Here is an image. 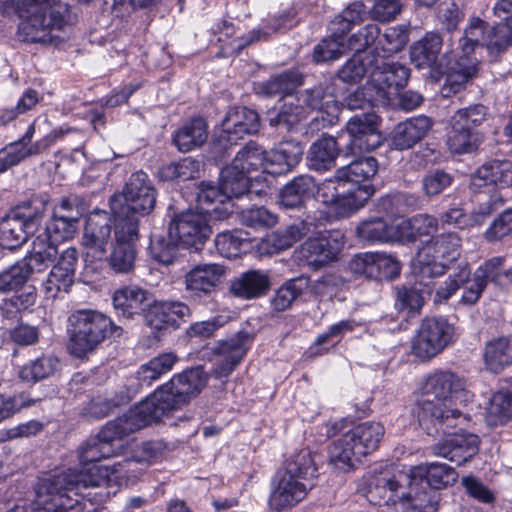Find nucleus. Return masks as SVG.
Listing matches in <instances>:
<instances>
[{
    "label": "nucleus",
    "mask_w": 512,
    "mask_h": 512,
    "mask_svg": "<svg viewBox=\"0 0 512 512\" xmlns=\"http://www.w3.org/2000/svg\"><path fill=\"white\" fill-rule=\"evenodd\" d=\"M150 293L138 286H124L113 293L112 302L119 318L131 320L146 313Z\"/></svg>",
    "instance_id": "obj_33"
},
{
    "label": "nucleus",
    "mask_w": 512,
    "mask_h": 512,
    "mask_svg": "<svg viewBox=\"0 0 512 512\" xmlns=\"http://www.w3.org/2000/svg\"><path fill=\"white\" fill-rule=\"evenodd\" d=\"M410 78V69L399 62H385L378 59L374 65L370 82L381 105L389 103L390 97L399 94L407 85Z\"/></svg>",
    "instance_id": "obj_19"
},
{
    "label": "nucleus",
    "mask_w": 512,
    "mask_h": 512,
    "mask_svg": "<svg viewBox=\"0 0 512 512\" xmlns=\"http://www.w3.org/2000/svg\"><path fill=\"white\" fill-rule=\"evenodd\" d=\"M449 429L441 430L447 435L433 446V454L448 459L457 465H462L477 454L479 437L466 432L450 433Z\"/></svg>",
    "instance_id": "obj_26"
},
{
    "label": "nucleus",
    "mask_w": 512,
    "mask_h": 512,
    "mask_svg": "<svg viewBox=\"0 0 512 512\" xmlns=\"http://www.w3.org/2000/svg\"><path fill=\"white\" fill-rule=\"evenodd\" d=\"M317 182L308 174H301L287 182L279 191V204L284 209H300L317 193Z\"/></svg>",
    "instance_id": "obj_37"
},
{
    "label": "nucleus",
    "mask_w": 512,
    "mask_h": 512,
    "mask_svg": "<svg viewBox=\"0 0 512 512\" xmlns=\"http://www.w3.org/2000/svg\"><path fill=\"white\" fill-rule=\"evenodd\" d=\"M345 245L341 230H327L309 237L302 243L300 254L307 265L318 270L338 260Z\"/></svg>",
    "instance_id": "obj_17"
},
{
    "label": "nucleus",
    "mask_w": 512,
    "mask_h": 512,
    "mask_svg": "<svg viewBox=\"0 0 512 512\" xmlns=\"http://www.w3.org/2000/svg\"><path fill=\"white\" fill-rule=\"evenodd\" d=\"M487 115L488 108L477 103L458 109L451 116L447 146L452 154L473 153L478 149L482 137L477 127L482 125Z\"/></svg>",
    "instance_id": "obj_9"
},
{
    "label": "nucleus",
    "mask_w": 512,
    "mask_h": 512,
    "mask_svg": "<svg viewBox=\"0 0 512 512\" xmlns=\"http://www.w3.org/2000/svg\"><path fill=\"white\" fill-rule=\"evenodd\" d=\"M270 287L271 280L268 272L250 269L231 281L230 292L240 299L251 300L266 295Z\"/></svg>",
    "instance_id": "obj_39"
},
{
    "label": "nucleus",
    "mask_w": 512,
    "mask_h": 512,
    "mask_svg": "<svg viewBox=\"0 0 512 512\" xmlns=\"http://www.w3.org/2000/svg\"><path fill=\"white\" fill-rule=\"evenodd\" d=\"M378 65V58L369 52L355 53L338 70L337 77L344 83L356 84L360 82L366 74H370Z\"/></svg>",
    "instance_id": "obj_47"
},
{
    "label": "nucleus",
    "mask_w": 512,
    "mask_h": 512,
    "mask_svg": "<svg viewBox=\"0 0 512 512\" xmlns=\"http://www.w3.org/2000/svg\"><path fill=\"white\" fill-rule=\"evenodd\" d=\"M378 169L379 164L376 158L363 156L337 169L336 177L360 185L361 182L369 181L375 177Z\"/></svg>",
    "instance_id": "obj_50"
},
{
    "label": "nucleus",
    "mask_w": 512,
    "mask_h": 512,
    "mask_svg": "<svg viewBox=\"0 0 512 512\" xmlns=\"http://www.w3.org/2000/svg\"><path fill=\"white\" fill-rule=\"evenodd\" d=\"M260 129V118L256 111L247 107L229 110L222 121L220 143L226 147L236 145L245 135L256 134Z\"/></svg>",
    "instance_id": "obj_25"
},
{
    "label": "nucleus",
    "mask_w": 512,
    "mask_h": 512,
    "mask_svg": "<svg viewBox=\"0 0 512 512\" xmlns=\"http://www.w3.org/2000/svg\"><path fill=\"white\" fill-rule=\"evenodd\" d=\"M479 274H481V271H475L472 274L468 263L459 264L445 281L436 288L433 296L434 304L446 303L462 288V295L458 303L467 307L476 305L488 285Z\"/></svg>",
    "instance_id": "obj_11"
},
{
    "label": "nucleus",
    "mask_w": 512,
    "mask_h": 512,
    "mask_svg": "<svg viewBox=\"0 0 512 512\" xmlns=\"http://www.w3.org/2000/svg\"><path fill=\"white\" fill-rule=\"evenodd\" d=\"M385 434L380 422L360 423L345 432L329 450L330 462L335 468L349 471L361 462V459L379 447Z\"/></svg>",
    "instance_id": "obj_7"
},
{
    "label": "nucleus",
    "mask_w": 512,
    "mask_h": 512,
    "mask_svg": "<svg viewBox=\"0 0 512 512\" xmlns=\"http://www.w3.org/2000/svg\"><path fill=\"white\" fill-rule=\"evenodd\" d=\"M192 316L190 307L181 301H160L150 303L144 314L145 324L152 330H176Z\"/></svg>",
    "instance_id": "obj_24"
},
{
    "label": "nucleus",
    "mask_w": 512,
    "mask_h": 512,
    "mask_svg": "<svg viewBox=\"0 0 512 512\" xmlns=\"http://www.w3.org/2000/svg\"><path fill=\"white\" fill-rule=\"evenodd\" d=\"M225 270L215 263L199 264L190 269L184 276L185 291L191 297L210 296L218 287Z\"/></svg>",
    "instance_id": "obj_30"
},
{
    "label": "nucleus",
    "mask_w": 512,
    "mask_h": 512,
    "mask_svg": "<svg viewBox=\"0 0 512 512\" xmlns=\"http://www.w3.org/2000/svg\"><path fill=\"white\" fill-rule=\"evenodd\" d=\"M349 269L356 276L383 281L398 277L401 264L396 257L386 253L364 252L353 256Z\"/></svg>",
    "instance_id": "obj_20"
},
{
    "label": "nucleus",
    "mask_w": 512,
    "mask_h": 512,
    "mask_svg": "<svg viewBox=\"0 0 512 512\" xmlns=\"http://www.w3.org/2000/svg\"><path fill=\"white\" fill-rule=\"evenodd\" d=\"M378 474L371 475L367 482V498L374 504L384 505H402V512H436L439 505V494L434 491H424L420 489H412L411 494L399 501H388L381 496L372 493L373 481Z\"/></svg>",
    "instance_id": "obj_31"
},
{
    "label": "nucleus",
    "mask_w": 512,
    "mask_h": 512,
    "mask_svg": "<svg viewBox=\"0 0 512 512\" xmlns=\"http://www.w3.org/2000/svg\"><path fill=\"white\" fill-rule=\"evenodd\" d=\"M512 236V208L502 211L484 232V238L489 243L501 241Z\"/></svg>",
    "instance_id": "obj_64"
},
{
    "label": "nucleus",
    "mask_w": 512,
    "mask_h": 512,
    "mask_svg": "<svg viewBox=\"0 0 512 512\" xmlns=\"http://www.w3.org/2000/svg\"><path fill=\"white\" fill-rule=\"evenodd\" d=\"M346 131L350 136L347 150L352 154L374 150L382 143V136L378 131V116L373 112L351 117L346 123Z\"/></svg>",
    "instance_id": "obj_22"
},
{
    "label": "nucleus",
    "mask_w": 512,
    "mask_h": 512,
    "mask_svg": "<svg viewBox=\"0 0 512 512\" xmlns=\"http://www.w3.org/2000/svg\"><path fill=\"white\" fill-rule=\"evenodd\" d=\"M5 6L22 19L18 33L25 42L52 43L54 30L63 31L76 20L60 0H7Z\"/></svg>",
    "instance_id": "obj_2"
},
{
    "label": "nucleus",
    "mask_w": 512,
    "mask_h": 512,
    "mask_svg": "<svg viewBox=\"0 0 512 512\" xmlns=\"http://www.w3.org/2000/svg\"><path fill=\"white\" fill-rule=\"evenodd\" d=\"M199 161L192 157H185L177 162L163 165L159 170V177L163 181H187L199 176Z\"/></svg>",
    "instance_id": "obj_60"
},
{
    "label": "nucleus",
    "mask_w": 512,
    "mask_h": 512,
    "mask_svg": "<svg viewBox=\"0 0 512 512\" xmlns=\"http://www.w3.org/2000/svg\"><path fill=\"white\" fill-rule=\"evenodd\" d=\"M68 350L71 355L83 358L95 351L107 337H120L123 328L111 318L96 310H77L68 318Z\"/></svg>",
    "instance_id": "obj_6"
},
{
    "label": "nucleus",
    "mask_w": 512,
    "mask_h": 512,
    "mask_svg": "<svg viewBox=\"0 0 512 512\" xmlns=\"http://www.w3.org/2000/svg\"><path fill=\"white\" fill-rule=\"evenodd\" d=\"M310 280L307 277H296L284 282L271 299L272 308L282 312L291 307L294 301L301 297L309 288Z\"/></svg>",
    "instance_id": "obj_54"
},
{
    "label": "nucleus",
    "mask_w": 512,
    "mask_h": 512,
    "mask_svg": "<svg viewBox=\"0 0 512 512\" xmlns=\"http://www.w3.org/2000/svg\"><path fill=\"white\" fill-rule=\"evenodd\" d=\"M374 193L371 184L357 185L353 190L343 189L331 209L341 218L348 217L362 208Z\"/></svg>",
    "instance_id": "obj_45"
},
{
    "label": "nucleus",
    "mask_w": 512,
    "mask_h": 512,
    "mask_svg": "<svg viewBox=\"0 0 512 512\" xmlns=\"http://www.w3.org/2000/svg\"><path fill=\"white\" fill-rule=\"evenodd\" d=\"M37 300L34 287H28L21 293H15L0 302V319L4 327L12 326L22 318V314L29 310Z\"/></svg>",
    "instance_id": "obj_44"
},
{
    "label": "nucleus",
    "mask_w": 512,
    "mask_h": 512,
    "mask_svg": "<svg viewBox=\"0 0 512 512\" xmlns=\"http://www.w3.org/2000/svg\"><path fill=\"white\" fill-rule=\"evenodd\" d=\"M208 380L209 375L202 365L185 369L158 387L145 402L150 404L149 408L158 421L197 397Z\"/></svg>",
    "instance_id": "obj_5"
},
{
    "label": "nucleus",
    "mask_w": 512,
    "mask_h": 512,
    "mask_svg": "<svg viewBox=\"0 0 512 512\" xmlns=\"http://www.w3.org/2000/svg\"><path fill=\"white\" fill-rule=\"evenodd\" d=\"M66 489L86 502L88 507L100 505L106 501V479L94 477L91 473L77 471L62 472L40 480V497H47L51 490Z\"/></svg>",
    "instance_id": "obj_8"
},
{
    "label": "nucleus",
    "mask_w": 512,
    "mask_h": 512,
    "mask_svg": "<svg viewBox=\"0 0 512 512\" xmlns=\"http://www.w3.org/2000/svg\"><path fill=\"white\" fill-rule=\"evenodd\" d=\"M250 233L243 229L223 231L215 237V247L226 258H236L250 244Z\"/></svg>",
    "instance_id": "obj_57"
},
{
    "label": "nucleus",
    "mask_w": 512,
    "mask_h": 512,
    "mask_svg": "<svg viewBox=\"0 0 512 512\" xmlns=\"http://www.w3.org/2000/svg\"><path fill=\"white\" fill-rule=\"evenodd\" d=\"M304 148L299 141L286 140L267 152V173L283 175L294 169L302 159Z\"/></svg>",
    "instance_id": "obj_38"
},
{
    "label": "nucleus",
    "mask_w": 512,
    "mask_h": 512,
    "mask_svg": "<svg viewBox=\"0 0 512 512\" xmlns=\"http://www.w3.org/2000/svg\"><path fill=\"white\" fill-rule=\"evenodd\" d=\"M207 124L201 117L193 118L180 128L173 137V142L181 152H188L200 147L207 140Z\"/></svg>",
    "instance_id": "obj_52"
},
{
    "label": "nucleus",
    "mask_w": 512,
    "mask_h": 512,
    "mask_svg": "<svg viewBox=\"0 0 512 512\" xmlns=\"http://www.w3.org/2000/svg\"><path fill=\"white\" fill-rule=\"evenodd\" d=\"M157 190L148 174L142 170L130 175L122 191L114 193L109 203L117 201L128 210L142 216L149 215L155 208Z\"/></svg>",
    "instance_id": "obj_14"
},
{
    "label": "nucleus",
    "mask_w": 512,
    "mask_h": 512,
    "mask_svg": "<svg viewBox=\"0 0 512 512\" xmlns=\"http://www.w3.org/2000/svg\"><path fill=\"white\" fill-rule=\"evenodd\" d=\"M116 242L134 245L139 239V225L142 215H138L119 202L109 203Z\"/></svg>",
    "instance_id": "obj_41"
},
{
    "label": "nucleus",
    "mask_w": 512,
    "mask_h": 512,
    "mask_svg": "<svg viewBox=\"0 0 512 512\" xmlns=\"http://www.w3.org/2000/svg\"><path fill=\"white\" fill-rule=\"evenodd\" d=\"M422 398L415 402L412 413L419 426L428 435L448 428L465 426L470 418L458 409H451L446 402L466 392V380L450 370H435L420 382Z\"/></svg>",
    "instance_id": "obj_1"
},
{
    "label": "nucleus",
    "mask_w": 512,
    "mask_h": 512,
    "mask_svg": "<svg viewBox=\"0 0 512 512\" xmlns=\"http://www.w3.org/2000/svg\"><path fill=\"white\" fill-rule=\"evenodd\" d=\"M443 47V37L439 32L429 31L410 47V60L418 69H428L433 78L442 73L439 56Z\"/></svg>",
    "instance_id": "obj_27"
},
{
    "label": "nucleus",
    "mask_w": 512,
    "mask_h": 512,
    "mask_svg": "<svg viewBox=\"0 0 512 512\" xmlns=\"http://www.w3.org/2000/svg\"><path fill=\"white\" fill-rule=\"evenodd\" d=\"M433 125L434 120L423 114L398 123L391 133V148L404 151L414 147L429 134Z\"/></svg>",
    "instance_id": "obj_29"
},
{
    "label": "nucleus",
    "mask_w": 512,
    "mask_h": 512,
    "mask_svg": "<svg viewBox=\"0 0 512 512\" xmlns=\"http://www.w3.org/2000/svg\"><path fill=\"white\" fill-rule=\"evenodd\" d=\"M61 362L54 354H41L26 363L20 370L19 376L26 382H38L53 376L60 370Z\"/></svg>",
    "instance_id": "obj_51"
},
{
    "label": "nucleus",
    "mask_w": 512,
    "mask_h": 512,
    "mask_svg": "<svg viewBox=\"0 0 512 512\" xmlns=\"http://www.w3.org/2000/svg\"><path fill=\"white\" fill-rule=\"evenodd\" d=\"M32 231L12 211L0 221V246L14 250L24 244Z\"/></svg>",
    "instance_id": "obj_53"
},
{
    "label": "nucleus",
    "mask_w": 512,
    "mask_h": 512,
    "mask_svg": "<svg viewBox=\"0 0 512 512\" xmlns=\"http://www.w3.org/2000/svg\"><path fill=\"white\" fill-rule=\"evenodd\" d=\"M484 361L487 369L494 373L512 365V338L500 336L489 340L484 347Z\"/></svg>",
    "instance_id": "obj_46"
},
{
    "label": "nucleus",
    "mask_w": 512,
    "mask_h": 512,
    "mask_svg": "<svg viewBox=\"0 0 512 512\" xmlns=\"http://www.w3.org/2000/svg\"><path fill=\"white\" fill-rule=\"evenodd\" d=\"M512 177V163L508 160L493 159L481 165L471 177L475 191L508 186Z\"/></svg>",
    "instance_id": "obj_34"
},
{
    "label": "nucleus",
    "mask_w": 512,
    "mask_h": 512,
    "mask_svg": "<svg viewBox=\"0 0 512 512\" xmlns=\"http://www.w3.org/2000/svg\"><path fill=\"white\" fill-rule=\"evenodd\" d=\"M149 405L145 400L141 401L123 417L108 422L99 431L96 438L103 444L115 447L116 455H118L123 447L122 439L124 437L157 421Z\"/></svg>",
    "instance_id": "obj_15"
},
{
    "label": "nucleus",
    "mask_w": 512,
    "mask_h": 512,
    "mask_svg": "<svg viewBox=\"0 0 512 512\" xmlns=\"http://www.w3.org/2000/svg\"><path fill=\"white\" fill-rule=\"evenodd\" d=\"M512 46V19H500L487 33L485 47L491 55H499Z\"/></svg>",
    "instance_id": "obj_61"
},
{
    "label": "nucleus",
    "mask_w": 512,
    "mask_h": 512,
    "mask_svg": "<svg viewBox=\"0 0 512 512\" xmlns=\"http://www.w3.org/2000/svg\"><path fill=\"white\" fill-rule=\"evenodd\" d=\"M77 261L78 252L76 248L69 247L61 253L57 263L43 283L47 298H56L61 291L68 292L74 282Z\"/></svg>",
    "instance_id": "obj_28"
},
{
    "label": "nucleus",
    "mask_w": 512,
    "mask_h": 512,
    "mask_svg": "<svg viewBox=\"0 0 512 512\" xmlns=\"http://www.w3.org/2000/svg\"><path fill=\"white\" fill-rule=\"evenodd\" d=\"M112 218L110 213L103 210L93 211L84 226L82 245L87 256L103 260L107 246L111 243Z\"/></svg>",
    "instance_id": "obj_23"
},
{
    "label": "nucleus",
    "mask_w": 512,
    "mask_h": 512,
    "mask_svg": "<svg viewBox=\"0 0 512 512\" xmlns=\"http://www.w3.org/2000/svg\"><path fill=\"white\" fill-rule=\"evenodd\" d=\"M340 154L337 140L331 135H322L309 147L306 161L311 170L323 172L333 168Z\"/></svg>",
    "instance_id": "obj_42"
},
{
    "label": "nucleus",
    "mask_w": 512,
    "mask_h": 512,
    "mask_svg": "<svg viewBox=\"0 0 512 512\" xmlns=\"http://www.w3.org/2000/svg\"><path fill=\"white\" fill-rule=\"evenodd\" d=\"M254 341V334L239 331L235 335L217 342L212 349L215 356L213 375L226 378L238 367Z\"/></svg>",
    "instance_id": "obj_18"
},
{
    "label": "nucleus",
    "mask_w": 512,
    "mask_h": 512,
    "mask_svg": "<svg viewBox=\"0 0 512 512\" xmlns=\"http://www.w3.org/2000/svg\"><path fill=\"white\" fill-rule=\"evenodd\" d=\"M307 233L308 228L306 224L301 221L299 223L289 225L284 230L273 232L266 238L265 242L273 248V250L269 251L270 253L278 252L290 248Z\"/></svg>",
    "instance_id": "obj_62"
},
{
    "label": "nucleus",
    "mask_w": 512,
    "mask_h": 512,
    "mask_svg": "<svg viewBox=\"0 0 512 512\" xmlns=\"http://www.w3.org/2000/svg\"><path fill=\"white\" fill-rule=\"evenodd\" d=\"M111 253L103 258L108 263L111 270L117 274H126L131 272L135 266L136 250L134 245L128 243H111Z\"/></svg>",
    "instance_id": "obj_58"
},
{
    "label": "nucleus",
    "mask_w": 512,
    "mask_h": 512,
    "mask_svg": "<svg viewBox=\"0 0 512 512\" xmlns=\"http://www.w3.org/2000/svg\"><path fill=\"white\" fill-rule=\"evenodd\" d=\"M304 81L305 76L300 71L289 69L258 83L256 91L266 97L284 98L292 95L297 88L304 84Z\"/></svg>",
    "instance_id": "obj_43"
},
{
    "label": "nucleus",
    "mask_w": 512,
    "mask_h": 512,
    "mask_svg": "<svg viewBox=\"0 0 512 512\" xmlns=\"http://www.w3.org/2000/svg\"><path fill=\"white\" fill-rule=\"evenodd\" d=\"M40 482L35 490L34 512H93L95 508L88 507L86 502L81 501L66 489L51 490L47 497H40Z\"/></svg>",
    "instance_id": "obj_36"
},
{
    "label": "nucleus",
    "mask_w": 512,
    "mask_h": 512,
    "mask_svg": "<svg viewBox=\"0 0 512 512\" xmlns=\"http://www.w3.org/2000/svg\"><path fill=\"white\" fill-rule=\"evenodd\" d=\"M409 41V34L405 27L394 26L387 28L383 34L380 33L376 46L370 53L378 59H385L403 50Z\"/></svg>",
    "instance_id": "obj_55"
},
{
    "label": "nucleus",
    "mask_w": 512,
    "mask_h": 512,
    "mask_svg": "<svg viewBox=\"0 0 512 512\" xmlns=\"http://www.w3.org/2000/svg\"><path fill=\"white\" fill-rule=\"evenodd\" d=\"M49 201L47 194L33 195L30 199L23 201L11 211L27 226L33 233L40 226Z\"/></svg>",
    "instance_id": "obj_49"
},
{
    "label": "nucleus",
    "mask_w": 512,
    "mask_h": 512,
    "mask_svg": "<svg viewBox=\"0 0 512 512\" xmlns=\"http://www.w3.org/2000/svg\"><path fill=\"white\" fill-rule=\"evenodd\" d=\"M267 152L256 142H248L234 157L232 163L223 168L226 191L241 197L248 192L249 177L252 171L267 172Z\"/></svg>",
    "instance_id": "obj_10"
},
{
    "label": "nucleus",
    "mask_w": 512,
    "mask_h": 512,
    "mask_svg": "<svg viewBox=\"0 0 512 512\" xmlns=\"http://www.w3.org/2000/svg\"><path fill=\"white\" fill-rule=\"evenodd\" d=\"M487 23L479 17H472L459 40V48L465 56L472 54L476 47L485 46Z\"/></svg>",
    "instance_id": "obj_63"
},
{
    "label": "nucleus",
    "mask_w": 512,
    "mask_h": 512,
    "mask_svg": "<svg viewBox=\"0 0 512 512\" xmlns=\"http://www.w3.org/2000/svg\"><path fill=\"white\" fill-rule=\"evenodd\" d=\"M457 472L451 466L432 462L411 467L409 471L398 470L394 473H379L373 481L372 493L388 501L405 498L412 489L434 491L453 485Z\"/></svg>",
    "instance_id": "obj_3"
},
{
    "label": "nucleus",
    "mask_w": 512,
    "mask_h": 512,
    "mask_svg": "<svg viewBox=\"0 0 512 512\" xmlns=\"http://www.w3.org/2000/svg\"><path fill=\"white\" fill-rule=\"evenodd\" d=\"M454 339L455 327L445 317H426L412 342V352L421 360H429L452 344Z\"/></svg>",
    "instance_id": "obj_12"
},
{
    "label": "nucleus",
    "mask_w": 512,
    "mask_h": 512,
    "mask_svg": "<svg viewBox=\"0 0 512 512\" xmlns=\"http://www.w3.org/2000/svg\"><path fill=\"white\" fill-rule=\"evenodd\" d=\"M78 223L75 218L66 217L65 213L53 212L45 229L33 240L32 249L51 264L58 254V244L74 238Z\"/></svg>",
    "instance_id": "obj_16"
},
{
    "label": "nucleus",
    "mask_w": 512,
    "mask_h": 512,
    "mask_svg": "<svg viewBox=\"0 0 512 512\" xmlns=\"http://www.w3.org/2000/svg\"><path fill=\"white\" fill-rule=\"evenodd\" d=\"M175 234L168 233L153 235L150 238L149 250L153 259L164 265L172 264L178 257L179 241H176Z\"/></svg>",
    "instance_id": "obj_59"
},
{
    "label": "nucleus",
    "mask_w": 512,
    "mask_h": 512,
    "mask_svg": "<svg viewBox=\"0 0 512 512\" xmlns=\"http://www.w3.org/2000/svg\"><path fill=\"white\" fill-rule=\"evenodd\" d=\"M356 236L370 245L392 243L400 240L399 224L395 226L383 217H370L357 225Z\"/></svg>",
    "instance_id": "obj_40"
},
{
    "label": "nucleus",
    "mask_w": 512,
    "mask_h": 512,
    "mask_svg": "<svg viewBox=\"0 0 512 512\" xmlns=\"http://www.w3.org/2000/svg\"><path fill=\"white\" fill-rule=\"evenodd\" d=\"M170 233L175 234L185 247L200 250L211 235V227L206 217L198 212L185 211L170 222Z\"/></svg>",
    "instance_id": "obj_21"
},
{
    "label": "nucleus",
    "mask_w": 512,
    "mask_h": 512,
    "mask_svg": "<svg viewBox=\"0 0 512 512\" xmlns=\"http://www.w3.org/2000/svg\"><path fill=\"white\" fill-rule=\"evenodd\" d=\"M177 361L178 356L173 352H166L153 357L139 367L136 373L139 384L141 386H151L153 382L170 372Z\"/></svg>",
    "instance_id": "obj_48"
},
{
    "label": "nucleus",
    "mask_w": 512,
    "mask_h": 512,
    "mask_svg": "<svg viewBox=\"0 0 512 512\" xmlns=\"http://www.w3.org/2000/svg\"><path fill=\"white\" fill-rule=\"evenodd\" d=\"M317 467L310 451L301 450L271 480L268 506L274 512L296 507L315 486Z\"/></svg>",
    "instance_id": "obj_4"
},
{
    "label": "nucleus",
    "mask_w": 512,
    "mask_h": 512,
    "mask_svg": "<svg viewBox=\"0 0 512 512\" xmlns=\"http://www.w3.org/2000/svg\"><path fill=\"white\" fill-rule=\"evenodd\" d=\"M296 100L301 108L323 112L332 118H336L339 112L333 87L327 82L300 91Z\"/></svg>",
    "instance_id": "obj_35"
},
{
    "label": "nucleus",
    "mask_w": 512,
    "mask_h": 512,
    "mask_svg": "<svg viewBox=\"0 0 512 512\" xmlns=\"http://www.w3.org/2000/svg\"><path fill=\"white\" fill-rule=\"evenodd\" d=\"M461 238L456 232H445L432 236L419 250L418 260L422 274L430 277L442 276L447 262L459 255Z\"/></svg>",
    "instance_id": "obj_13"
},
{
    "label": "nucleus",
    "mask_w": 512,
    "mask_h": 512,
    "mask_svg": "<svg viewBox=\"0 0 512 512\" xmlns=\"http://www.w3.org/2000/svg\"><path fill=\"white\" fill-rule=\"evenodd\" d=\"M49 265L32 249L29 255L0 273V291L8 292L21 288L33 274L45 271Z\"/></svg>",
    "instance_id": "obj_32"
},
{
    "label": "nucleus",
    "mask_w": 512,
    "mask_h": 512,
    "mask_svg": "<svg viewBox=\"0 0 512 512\" xmlns=\"http://www.w3.org/2000/svg\"><path fill=\"white\" fill-rule=\"evenodd\" d=\"M438 218L429 214H417L399 224L400 240L415 242L419 237L429 236L438 229Z\"/></svg>",
    "instance_id": "obj_56"
}]
</instances>
